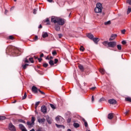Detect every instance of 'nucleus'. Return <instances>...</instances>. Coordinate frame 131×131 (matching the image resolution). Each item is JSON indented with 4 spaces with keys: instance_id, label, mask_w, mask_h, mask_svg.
I'll return each mask as SVG.
<instances>
[{
    "instance_id": "nucleus-13",
    "label": "nucleus",
    "mask_w": 131,
    "mask_h": 131,
    "mask_svg": "<svg viewBox=\"0 0 131 131\" xmlns=\"http://www.w3.org/2000/svg\"><path fill=\"white\" fill-rule=\"evenodd\" d=\"M18 126H19V128H20V129H21V130H22V131H27V129H26L25 126H24V124H19Z\"/></svg>"
},
{
    "instance_id": "nucleus-1",
    "label": "nucleus",
    "mask_w": 131,
    "mask_h": 131,
    "mask_svg": "<svg viewBox=\"0 0 131 131\" xmlns=\"http://www.w3.org/2000/svg\"><path fill=\"white\" fill-rule=\"evenodd\" d=\"M103 7H102V4L98 3L96 4V7L94 9V12L95 13H102V9Z\"/></svg>"
},
{
    "instance_id": "nucleus-40",
    "label": "nucleus",
    "mask_w": 131,
    "mask_h": 131,
    "mask_svg": "<svg viewBox=\"0 0 131 131\" xmlns=\"http://www.w3.org/2000/svg\"><path fill=\"white\" fill-rule=\"evenodd\" d=\"M50 106L51 107V108L52 109H55L56 108V106H55V105L53 104H50Z\"/></svg>"
},
{
    "instance_id": "nucleus-19",
    "label": "nucleus",
    "mask_w": 131,
    "mask_h": 131,
    "mask_svg": "<svg viewBox=\"0 0 131 131\" xmlns=\"http://www.w3.org/2000/svg\"><path fill=\"white\" fill-rule=\"evenodd\" d=\"M78 68L82 72H83V71H84V68H83V66L79 64L78 66Z\"/></svg>"
},
{
    "instance_id": "nucleus-37",
    "label": "nucleus",
    "mask_w": 131,
    "mask_h": 131,
    "mask_svg": "<svg viewBox=\"0 0 131 131\" xmlns=\"http://www.w3.org/2000/svg\"><path fill=\"white\" fill-rule=\"evenodd\" d=\"M29 61H30L31 63H33V57H30L29 58Z\"/></svg>"
},
{
    "instance_id": "nucleus-27",
    "label": "nucleus",
    "mask_w": 131,
    "mask_h": 131,
    "mask_svg": "<svg viewBox=\"0 0 131 131\" xmlns=\"http://www.w3.org/2000/svg\"><path fill=\"white\" fill-rule=\"evenodd\" d=\"M108 43H109V42L107 41H104L102 42V45H103V46H105V47H107V46H108Z\"/></svg>"
},
{
    "instance_id": "nucleus-9",
    "label": "nucleus",
    "mask_w": 131,
    "mask_h": 131,
    "mask_svg": "<svg viewBox=\"0 0 131 131\" xmlns=\"http://www.w3.org/2000/svg\"><path fill=\"white\" fill-rule=\"evenodd\" d=\"M46 117L48 123H49V124H52V121H53L52 118L50 117V116L48 115L46 116Z\"/></svg>"
},
{
    "instance_id": "nucleus-47",
    "label": "nucleus",
    "mask_w": 131,
    "mask_h": 131,
    "mask_svg": "<svg viewBox=\"0 0 131 131\" xmlns=\"http://www.w3.org/2000/svg\"><path fill=\"white\" fill-rule=\"evenodd\" d=\"M67 122L68 123H70V122H71V118H68L67 119Z\"/></svg>"
},
{
    "instance_id": "nucleus-25",
    "label": "nucleus",
    "mask_w": 131,
    "mask_h": 131,
    "mask_svg": "<svg viewBox=\"0 0 131 131\" xmlns=\"http://www.w3.org/2000/svg\"><path fill=\"white\" fill-rule=\"evenodd\" d=\"M73 125L75 128H78V127H79L78 123H74Z\"/></svg>"
},
{
    "instance_id": "nucleus-32",
    "label": "nucleus",
    "mask_w": 131,
    "mask_h": 131,
    "mask_svg": "<svg viewBox=\"0 0 131 131\" xmlns=\"http://www.w3.org/2000/svg\"><path fill=\"white\" fill-rule=\"evenodd\" d=\"M125 101L127 102H130L131 103V98L130 97H127L125 98Z\"/></svg>"
},
{
    "instance_id": "nucleus-62",
    "label": "nucleus",
    "mask_w": 131,
    "mask_h": 131,
    "mask_svg": "<svg viewBox=\"0 0 131 131\" xmlns=\"http://www.w3.org/2000/svg\"><path fill=\"white\" fill-rule=\"evenodd\" d=\"M50 60H53V59H54V57H53V56H50Z\"/></svg>"
},
{
    "instance_id": "nucleus-30",
    "label": "nucleus",
    "mask_w": 131,
    "mask_h": 131,
    "mask_svg": "<svg viewBox=\"0 0 131 131\" xmlns=\"http://www.w3.org/2000/svg\"><path fill=\"white\" fill-rule=\"evenodd\" d=\"M100 72L101 73V74H105V70L104 69H101L100 70Z\"/></svg>"
},
{
    "instance_id": "nucleus-20",
    "label": "nucleus",
    "mask_w": 131,
    "mask_h": 131,
    "mask_svg": "<svg viewBox=\"0 0 131 131\" xmlns=\"http://www.w3.org/2000/svg\"><path fill=\"white\" fill-rule=\"evenodd\" d=\"M55 29L56 31H60V26L59 25H55Z\"/></svg>"
},
{
    "instance_id": "nucleus-41",
    "label": "nucleus",
    "mask_w": 131,
    "mask_h": 131,
    "mask_svg": "<svg viewBox=\"0 0 131 131\" xmlns=\"http://www.w3.org/2000/svg\"><path fill=\"white\" fill-rule=\"evenodd\" d=\"M80 51H81L82 52H83L84 51V48H83V46H81L80 47Z\"/></svg>"
},
{
    "instance_id": "nucleus-42",
    "label": "nucleus",
    "mask_w": 131,
    "mask_h": 131,
    "mask_svg": "<svg viewBox=\"0 0 131 131\" xmlns=\"http://www.w3.org/2000/svg\"><path fill=\"white\" fill-rule=\"evenodd\" d=\"M53 56H56L57 55V52L55 50L52 52Z\"/></svg>"
},
{
    "instance_id": "nucleus-11",
    "label": "nucleus",
    "mask_w": 131,
    "mask_h": 131,
    "mask_svg": "<svg viewBox=\"0 0 131 131\" xmlns=\"http://www.w3.org/2000/svg\"><path fill=\"white\" fill-rule=\"evenodd\" d=\"M32 92L34 93V94H37V93H38V89L35 86H32Z\"/></svg>"
},
{
    "instance_id": "nucleus-31",
    "label": "nucleus",
    "mask_w": 131,
    "mask_h": 131,
    "mask_svg": "<svg viewBox=\"0 0 131 131\" xmlns=\"http://www.w3.org/2000/svg\"><path fill=\"white\" fill-rule=\"evenodd\" d=\"M18 122H21V123H26V122H25V121L23 119H19L18 120Z\"/></svg>"
},
{
    "instance_id": "nucleus-21",
    "label": "nucleus",
    "mask_w": 131,
    "mask_h": 131,
    "mask_svg": "<svg viewBox=\"0 0 131 131\" xmlns=\"http://www.w3.org/2000/svg\"><path fill=\"white\" fill-rule=\"evenodd\" d=\"M42 36L43 38H46V37H48L49 36V34L47 32H45L42 35Z\"/></svg>"
},
{
    "instance_id": "nucleus-60",
    "label": "nucleus",
    "mask_w": 131,
    "mask_h": 131,
    "mask_svg": "<svg viewBox=\"0 0 131 131\" xmlns=\"http://www.w3.org/2000/svg\"><path fill=\"white\" fill-rule=\"evenodd\" d=\"M44 55H43V53H41L40 55V58H42V57H43Z\"/></svg>"
},
{
    "instance_id": "nucleus-58",
    "label": "nucleus",
    "mask_w": 131,
    "mask_h": 131,
    "mask_svg": "<svg viewBox=\"0 0 131 131\" xmlns=\"http://www.w3.org/2000/svg\"><path fill=\"white\" fill-rule=\"evenodd\" d=\"M8 10L7 9L5 10V15H7V14H8Z\"/></svg>"
},
{
    "instance_id": "nucleus-44",
    "label": "nucleus",
    "mask_w": 131,
    "mask_h": 131,
    "mask_svg": "<svg viewBox=\"0 0 131 131\" xmlns=\"http://www.w3.org/2000/svg\"><path fill=\"white\" fill-rule=\"evenodd\" d=\"M38 92H39V93H40V94H41V95H46V93H45V92L41 91L40 90L38 89Z\"/></svg>"
},
{
    "instance_id": "nucleus-57",
    "label": "nucleus",
    "mask_w": 131,
    "mask_h": 131,
    "mask_svg": "<svg viewBox=\"0 0 131 131\" xmlns=\"http://www.w3.org/2000/svg\"><path fill=\"white\" fill-rule=\"evenodd\" d=\"M94 101H95V98H94V96H92V101L94 102Z\"/></svg>"
},
{
    "instance_id": "nucleus-43",
    "label": "nucleus",
    "mask_w": 131,
    "mask_h": 131,
    "mask_svg": "<svg viewBox=\"0 0 131 131\" xmlns=\"http://www.w3.org/2000/svg\"><path fill=\"white\" fill-rule=\"evenodd\" d=\"M9 39H11V40H13L14 37L13 36V35H10V36H9Z\"/></svg>"
},
{
    "instance_id": "nucleus-51",
    "label": "nucleus",
    "mask_w": 131,
    "mask_h": 131,
    "mask_svg": "<svg viewBox=\"0 0 131 131\" xmlns=\"http://www.w3.org/2000/svg\"><path fill=\"white\" fill-rule=\"evenodd\" d=\"M25 63H29V60L27 58H25Z\"/></svg>"
},
{
    "instance_id": "nucleus-23",
    "label": "nucleus",
    "mask_w": 131,
    "mask_h": 131,
    "mask_svg": "<svg viewBox=\"0 0 131 131\" xmlns=\"http://www.w3.org/2000/svg\"><path fill=\"white\" fill-rule=\"evenodd\" d=\"M82 121L84 123V126L85 127H88V122L84 119V118L82 119Z\"/></svg>"
},
{
    "instance_id": "nucleus-55",
    "label": "nucleus",
    "mask_w": 131,
    "mask_h": 131,
    "mask_svg": "<svg viewBox=\"0 0 131 131\" xmlns=\"http://www.w3.org/2000/svg\"><path fill=\"white\" fill-rule=\"evenodd\" d=\"M58 35L59 38H61V37L63 36V35L62 34H58Z\"/></svg>"
},
{
    "instance_id": "nucleus-26",
    "label": "nucleus",
    "mask_w": 131,
    "mask_h": 131,
    "mask_svg": "<svg viewBox=\"0 0 131 131\" xmlns=\"http://www.w3.org/2000/svg\"><path fill=\"white\" fill-rule=\"evenodd\" d=\"M28 66H29V64L27 63H25V64L22 65L23 69H26Z\"/></svg>"
},
{
    "instance_id": "nucleus-22",
    "label": "nucleus",
    "mask_w": 131,
    "mask_h": 131,
    "mask_svg": "<svg viewBox=\"0 0 131 131\" xmlns=\"http://www.w3.org/2000/svg\"><path fill=\"white\" fill-rule=\"evenodd\" d=\"M44 22H47V25H50L51 24V23H50V19L49 18H47L46 19H45Z\"/></svg>"
},
{
    "instance_id": "nucleus-6",
    "label": "nucleus",
    "mask_w": 131,
    "mask_h": 131,
    "mask_svg": "<svg viewBox=\"0 0 131 131\" xmlns=\"http://www.w3.org/2000/svg\"><path fill=\"white\" fill-rule=\"evenodd\" d=\"M41 112L43 113V114H46L48 112V108L46 105H42L41 106Z\"/></svg>"
},
{
    "instance_id": "nucleus-61",
    "label": "nucleus",
    "mask_w": 131,
    "mask_h": 131,
    "mask_svg": "<svg viewBox=\"0 0 131 131\" xmlns=\"http://www.w3.org/2000/svg\"><path fill=\"white\" fill-rule=\"evenodd\" d=\"M48 3H53V0H47Z\"/></svg>"
},
{
    "instance_id": "nucleus-14",
    "label": "nucleus",
    "mask_w": 131,
    "mask_h": 131,
    "mask_svg": "<svg viewBox=\"0 0 131 131\" xmlns=\"http://www.w3.org/2000/svg\"><path fill=\"white\" fill-rule=\"evenodd\" d=\"M92 40L94 41V42H95V43L98 45V42L100 41V39H99V38L94 37Z\"/></svg>"
},
{
    "instance_id": "nucleus-24",
    "label": "nucleus",
    "mask_w": 131,
    "mask_h": 131,
    "mask_svg": "<svg viewBox=\"0 0 131 131\" xmlns=\"http://www.w3.org/2000/svg\"><path fill=\"white\" fill-rule=\"evenodd\" d=\"M49 64H50V66H54V65H55V63H54V61H53L51 59L49 61Z\"/></svg>"
},
{
    "instance_id": "nucleus-7",
    "label": "nucleus",
    "mask_w": 131,
    "mask_h": 131,
    "mask_svg": "<svg viewBox=\"0 0 131 131\" xmlns=\"http://www.w3.org/2000/svg\"><path fill=\"white\" fill-rule=\"evenodd\" d=\"M58 17L52 16L51 17V22L52 23H54V24H56V23H57L58 22Z\"/></svg>"
},
{
    "instance_id": "nucleus-50",
    "label": "nucleus",
    "mask_w": 131,
    "mask_h": 131,
    "mask_svg": "<svg viewBox=\"0 0 131 131\" xmlns=\"http://www.w3.org/2000/svg\"><path fill=\"white\" fill-rule=\"evenodd\" d=\"M38 62H39L40 63V62H41V61H42V58H41V57L38 58Z\"/></svg>"
},
{
    "instance_id": "nucleus-17",
    "label": "nucleus",
    "mask_w": 131,
    "mask_h": 131,
    "mask_svg": "<svg viewBox=\"0 0 131 131\" xmlns=\"http://www.w3.org/2000/svg\"><path fill=\"white\" fill-rule=\"evenodd\" d=\"M45 121H46V119L44 118L38 119V122H39V123H45Z\"/></svg>"
},
{
    "instance_id": "nucleus-48",
    "label": "nucleus",
    "mask_w": 131,
    "mask_h": 131,
    "mask_svg": "<svg viewBox=\"0 0 131 131\" xmlns=\"http://www.w3.org/2000/svg\"><path fill=\"white\" fill-rule=\"evenodd\" d=\"M36 12H37V9H34V10H33V14H36Z\"/></svg>"
},
{
    "instance_id": "nucleus-54",
    "label": "nucleus",
    "mask_w": 131,
    "mask_h": 131,
    "mask_svg": "<svg viewBox=\"0 0 131 131\" xmlns=\"http://www.w3.org/2000/svg\"><path fill=\"white\" fill-rule=\"evenodd\" d=\"M34 39L35 41H36V40H37V39H38V37L37 36H35Z\"/></svg>"
},
{
    "instance_id": "nucleus-45",
    "label": "nucleus",
    "mask_w": 131,
    "mask_h": 131,
    "mask_svg": "<svg viewBox=\"0 0 131 131\" xmlns=\"http://www.w3.org/2000/svg\"><path fill=\"white\" fill-rule=\"evenodd\" d=\"M39 103H40V101H37V102H36V103H35L36 108V107H37V106H38L39 105Z\"/></svg>"
},
{
    "instance_id": "nucleus-46",
    "label": "nucleus",
    "mask_w": 131,
    "mask_h": 131,
    "mask_svg": "<svg viewBox=\"0 0 131 131\" xmlns=\"http://www.w3.org/2000/svg\"><path fill=\"white\" fill-rule=\"evenodd\" d=\"M58 62H59V60H58V59L55 58L54 59V64H57V63H58Z\"/></svg>"
},
{
    "instance_id": "nucleus-29",
    "label": "nucleus",
    "mask_w": 131,
    "mask_h": 131,
    "mask_svg": "<svg viewBox=\"0 0 131 131\" xmlns=\"http://www.w3.org/2000/svg\"><path fill=\"white\" fill-rule=\"evenodd\" d=\"M110 24H111V21L110 20L104 22V25H110Z\"/></svg>"
},
{
    "instance_id": "nucleus-8",
    "label": "nucleus",
    "mask_w": 131,
    "mask_h": 131,
    "mask_svg": "<svg viewBox=\"0 0 131 131\" xmlns=\"http://www.w3.org/2000/svg\"><path fill=\"white\" fill-rule=\"evenodd\" d=\"M108 102L112 105H115V104H117V101L116 100L114 99H111L108 100Z\"/></svg>"
},
{
    "instance_id": "nucleus-52",
    "label": "nucleus",
    "mask_w": 131,
    "mask_h": 131,
    "mask_svg": "<svg viewBox=\"0 0 131 131\" xmlns=\"http://www.w3.org/2000/svg\"><path fill=\"white\" fill-rule=\"evenodd\" d=\"M127 3L129 4L130 6H131V0H127Z\"/></svg>"
},
{
    "instance_id": "nucleus-4",
    "label": "nucleus",
    "mask_w": 131,
    "mask_h": 131,
    "mask_svg": "<svg viewBox=\"0 0 131 131\" xmlns=\"http://www.w3.org/2000/svg\"><path fill=\"white\" fill-rule=\"evenodd\" d=\"M116 41H110L108 43V48H115L116 47Z\"/></svg>"
},
{
    "instance_id": "nucleus-16",
    "label": "nucleus",
    "mask_w": 131,
    "mask_h": 131,
    "mask_svg": "<svg viewBox=\"0 0 131 131\" xmlns=\"http://www.w3.org/2000/svg\"><path fill=\"white\" fill-rule=\"evenodd\" d=\"M87 37L90 38V39H91V40H93L94 39V35L93 34L89 33L87 34Z\"/></svg>"
},
{
    "instance_id": "nucleus-56",
    "label": "nucleus",
    "mask_w": 131,
    "mask_h": 131,
    "mask_svg": "<svg viewBox=\"0 0 131 131\" xmlns=\"http://www.w3.org/2000/svg\"><path fill=\"white\" fill-rule=\"evenodd\" d=\"M122 45H126V41H125V40H123L122 41Z\"/></svg>"
},
{
    "instance_id": "nucleus-63",
    "label": "nucleus",
    "mask_w": 131,
    "mask_h": 131,
    "mask_svg": "<svg viewBox=\"0 0 131 131\" xmlns=\"http://www.w3.org/2000/svg\"><path fill=\"white\" fill-rule=\"evenodd\" d=\"M46 60H50V58H49V56H47L46 58Z\"/></svg>"
},
{
    "instance_id": "nucleus-12",
    "label": "nucleus",
    "mask_w": 131,
    "mask_h": 131,
    "mask_svg": "<svg viewBox=\"0 0 131 131\" xmlns=\"http://www.w3.org/2000/svg\"><path fill=\"white\" fill-rule=\"evenodd\" d=\"M117 37V34H112L110 38L109 39L110 41L114 40V39H115V38H116Z\"/></svg>"
},
{
    "instance_id": "nucleus-3",
    "label": "nucleus",
    "mask_w": 131,
    "mask_h": 131,
    "mask_svg": "<svg viewBox=\"0 0 131 131\" xmlns=\"http://www.w3.org/2000/svg\"><path fill=\"white\" fill-rule=\"evenodd\" d=\"M8 129L10 131H16V127L14 125H13V123H10L9 124Z\"/></svg>"
},
{
    "instance_id": "nucleus-34",
    "label": "nucleus",
    "mask_w": 131,
    "mask_h": 131,
    "mask_svg": "<svg viewBox=\"0 0 131 131\" xmlns=\"http://www.w3.org/2000/svg\"><path fill=\"white\" fill-rule=\"evenodd\" d=\"M26 97H27V93H25L23 97L22 100H25V99H26Z\"/></svg>"
},
{
    "instance_id": "nucleus-38",
    "label": "nucleus",
    "mask_w": 131,
    "mask_h": 131,
    "mask_svg": "<svg viewBox=\"0 0 131 131\" xmlns=\"http://www.w3.org/2000/svg\"><path fill=\"white\" fill-rule=\"evenodd\" d=\"M5 119H6V117L0 116V120H5Z\"/></svg>"
},
{
    "instance_id": "nucleus-49",
    "label": "nucleus",
    "mask_w": 131,
    "mask_h": 131,
    "mask_svg": "<svg viewBox=\"0 0 131 131\" xmlns=\"http://www.w3.org/2000/svg\"><path fill=\"white\" fill-rule=\"evenodd\" d=\"M121 33L122 34H125V29H123L121 31Z\"/></svg>"
},
{
    "instance_id": "nucleus-53",
    "label": "nucleus",
    "mask_w": 131,
    "mask_h": 131,
    "mask_svg": "<svg viewBox=\"0 0 131 131\" xmlns=\"http://www.w3.org/2000/svg\"><path fill=\"white\" fill-rule=\"evenodd\" d=\"M9 49H11V47H8L6 49V53H8V51L10 52V50H9Z\"/></svg>"
},
{
    "instance_id": "nucleus-33",
    "label": "nucleus",
    "mask_w": 131,
    "mask_h": 131,
    "mask_svg": "<svg viewBox=\"0 0 131 131\" xmlns=\"http://www.w3.org/2000/svg\"><path fill=\"white\" fill-rule=\"evenodd\" d=\"M34 121H35V117H32L31 119V122L35 124Z\"/></svg>"
},
{
    "instance_id": "nucleus-5",
    "label": "nucleus",
    "mask_w": 131,
    "mask_h": 131,
    "mask_svg": "<svg viewBox=\"0 0 131 131\" xmlns=\"http://www.w3.org/2000/svg\"><path fill=\"white\" fill-rule=\"evenodd\" d=\"M57 23L58 25H61L62 26L63 24H65V19L61 18H58Z\"/></svg>"
},
{
    "instance_id": "nucleus-39",
    "label": "nucleus",
    "mask_w": 131,
    "mask_h": 131,
    "mask_svg": "<svg viewBox=\"0 0 131 131\" xmlns=\"http://www.w3.org/2000/svg\"><path fill=\"white\" fill-rule=\"evenodd\" d=\"M130 12H131V8H128L127 14H129V13H130Z\"/></svg>"
},
{
    "instance_id": "nucleus-35",
    "label": "nucleus",
    "mask_w": 131,
    "mask_h": 131,
    "mask_svg": "<svg viewBox=\"0 0 131 131\" xmlns=\"http://www.w3.org/2000/svg\"><path fill=\"white\" fill-rule=\"evenodd\" d=\"M48 66H49L48 63H45L43 64V67H44L45 68H47V67H48Z\"/></svg>"
},
{
    "instance_id": "nucleus-36",
    "label": "nucleus",
    "mask_w": 131,
    "mask_h": 131,
    "mask_svg": "<svg viewBox=\"0 0 131 131\" xmlns=\"http://www.w3.org/2000/svg\"><path fill=\"white\" fill-rule=\"evenodd\" d=\"M103 101H105V98H100V99L99 100L98 102H99V103H101V102H103Z\"/></svg>"
},
{
    "instance_id": "nucleus-2",
    "label": "nucleus",
    "mask_w": 131,
    "mask_h": 131,
    "mask_svg": "<svg viewBox=\"0 0 131 131\" xmlns=\"http://www.w3.org/2000/svg\"><path fill=\"white\" fill-rule=\"evenodd\" d=\"M55 120L58 122V123H60V124H63L64 122H65V120L63 117L58 116L55 118Z\"/></svg>"
},
{
    "instance_id": "nucleus-15",
    "label": "nucleus",
    "mask_w": 131,
    "mask_h": 131,
    "mask_svg": "<svg viewBox=\"0 0 131 131\" xmlns=\"http://www.w3.org/2000/svg\"><path fill=\"white\" fill-rule=\"evenodd\" d=\"M55 125L57 127V128H63V129H65V126H64V125L55 124Z\"/></svg>"
},
{
    "instance_id": "nucleus-18",
    "label": "nucleus",
    "mask_w": 131,
    "mask_h": 131,
    "mask_svg": "<svg viewBox=\"0 0 131 131\" xmlns=\"http://www.w3.org/2000/svg\"><path fill=\"white\" fill-rule=\"evenodd\" d=\"M113 117H114L113 116V113H110V114H108L107 118L108 119L111 120V119H112L113 118Z\"/></svg>"
},
{
    "instance_id": "nucleus-64",
    "label": "nucleus",
    "mask_w": 131,
    "mask_h": 131,
    "mask_svg": "<svg viewBox=\"0 0 131 131\" xmlns=\"http://www.w3.org/2000/svg\"><path fill=\"white\" fill-rule=\"evenodd\" d=\"M38 28H42V26H41V25H40L38 26Z\"/></svg>"
},
{
    "instance_id": "nucleus-59",
    "label": "nucleus",
    "mask_w": 131,
    "mask_h": 131,
    "mask_svg": "<svg viewBox=\"0 0 131 131\" xmlns=\"http://www.w3.org/2000/svg\"><path fill=\"white\" fill-rule=\"evenodd\" d=\"M96 87H92L91 88H90V90H92L93 91H94V90H95Z\"/></svg>"
},
{
    "instance_id": "nucleus-28",
    "label": "nucleus",
    "mask_w": 131,
    "mask_h": 131,
    "mask_svg": "<svg viewBox=\"0 0 131 131\" xmlns=\"http://www.w3.org/2000/svg\"><path fill=\"white\" fill-rule=\"evenodd\" d=\"M117 47L118 50H119V51H121V50L122 49V47H121V45H117Z\"/></svg>"
},
{
    "instance_id": "nucleus-10",
    "label": "nucleus",
    "mask_w": 131,
    "mask_h": 131,
    "mask_svg": "<svg viewBox=\"0 0 131 131\" xmlns=\"http://www.w3.org/2000/svg\"><path fill=\"white\" fill-rule=\"evenodd\" d=\"M26 123L29 128H32V127L34 126V124L33 123L29 121H28Z\"/></svg>"
}]
</instances>
